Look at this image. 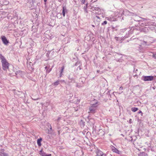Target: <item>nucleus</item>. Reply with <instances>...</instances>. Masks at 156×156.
<instances>
[{
    "mask_svg": "<svg viewBox=\"0 0 156 156\" xmlns=\"http://www.w3.org/2000/svg\"><path fill=\"white\" fill-rule=\"evenodd\" d=\"M119 89L121 90H123V87H120L119 88Z\"/></svg>",
    "mask_w": 156,
    "mask_h": 156,
    "instance_id": "nucleus-23",
    "label": "nucleus"
},
{
    "mask_svg": "<svg viewBox=\"0 0 156 156\" xmlns=\"http://www.w3.org/2000/svg\"><path fill=\"white\" fill-rule=\"evenodd\" d=\"M138 110V109L137 108L133 107L131 108V110L132 111L134 112H136Z\"/></svg>",
    "mask_w": 156,
    "mask_h": 156,
    "instance_id": "nucleus-8",
    "label": "nucleus"
},
{
    "mask_svg": "<svg viewBox=\"0 0 156 156\" xmlns=\"http://www.w3.org/2000/svg\"><path fill=\"white\" fill-rule=\"evenodd\" d=\"M44 0V1L45 2H47V0Z\"/></svg>",
    "mask_w": 156,
    "mask_h": 156,
    "instance_id": "nucleus-24",
    "label": "nucleus"
},
{
    "mask_svg": "<svg viewBox=\"0 0 156 156\" xmlns=\"http://www.w3.org/2000/svg\"><path fill=\"white\" fill-rule=\"evenodd\" d=\"M50 129L51 130V129H52V128H51V126H50Z\"/></svg>",
    "mask_w": 156,
    "mask_h": 156,
    "instance_id": "nucleus-26",
    "label": "nucleus"
},
{
    "mask_svg": "<svg viewBox=\"0 0 156 156\" xmlns=\"http://www.w3.org/2000/svg\"><path fill=\"white\" fill-rule=\"evenodd\" d=\"M48 68V67L47 66H46L45 67V69H47Z\"/></svg>",
    "mask_w": 156,
    "mask_h": 156,
    "instance_id": "nucleus-25",
    "label": "nucleus"
},
{
    "mask_svg": "<svg viewBox=\"0 0 156 156\" xmlns=\"http://www.w3.org/2000/svg\"><path fill=\"white\" fill-rule=\"evenodd\" d=\"M138 114H140L141 113V115H143V113H142V111H140V110L139 111V112H138Z\"/></svg>",
    "mask_w": 156,
    "mask_h": 156,
    "instance_id": "nucleus-19",
    "label": "nucleus"
},
{
    "mask_svg": "<svg viewBox=\"0 0 156 156\" xmlns=\"http://www.w3.org/2000/svg\"><path fill=\"white\" fill-rule=\"evenodd\" d=\"M58 82H59V81L58 80L57 81L53 83L54 85V86H57V85H58V84H59V83Z\"/></svg>",
    "mask_w": 156,
    "mask_h": 156,
    "instance_id": "nucleus-11",
    "label": "nucleus"
},
{
    "mask_svg": "<svg viewBox=\"0 0 156 156\" xmlns=\"http://www.w3.org/2000/svg\"><path fill=\"white\" fill-rule=\"evenodd\" d=\"M154 76H143V80L144 81H151L154 80Z\"/></svg>",
    "mask_w": 156,
    "mask_h": 156,
    "instance_id": "nucleus-3",
    "label": "nucleus"
},
{
    "mask_svg": "<svg viewBox=\"0 0 156 156\" xmlns=\"http://www.w3.org/2000/svg\"><path fill=\"white\" fill-rule=\"evenodd\" d=\"M62 10H64V11H66V7L65 6H63V9Z\"/></svg>",
    "mask_w": 156,
    "mask_h": 156,
    "instance_id": "nucleus-20",
    "label": "nucleus"
},
{
    "mask_svg": "<svg viewBox=\"0 0 156 156\" xmlns=\"http://www.w3.org/2000/svg\"><path fill=\"white\" fill-rule=\"evenodd\" d=\"M42 140V139L41 138H40L39 139H38L37 140V145L39 147H40L41 145V142Z\"/></svg>",
    "mask_w": 156,
    "mask_h": 156,
    "instance_id": "nucleus-7",
    "label": "nucleus"
},
{
    "mask_svg": "<svg viewBox=\"0 0 156 156\" xmlns=\"http://www.w3.org/2000/svg\"><path fill=\"white\" fill-rule=\"evenodd\" d=\"M2 155L3 156H8V154L5 153H2Z\"/></svg>",
    "mask_w": 156,
    "mask_h": 156,
    "instance_id": "nucleus-15",
    "label": "nucleus"
},
{
    "mask_svg": "<svg viewBox=\"0 0 156 156\" xmlns=\"http://www.w3.org/2000/svg\"><path fill=\"white\" fill-rule=\"evenodd\" d=\"M107 23V22L106 21H104L103 23H102V25L106 24Z\"/></svg>",
    "mask_w": 156,
    "mask_h": 156,
    "instance_id": "nucleus-18",
    "label": "nucleus"
},
{
    "mask_svg": "<svg viewBox=\"0 0 156 156\" xmlns=\"http://www.w3.org/2000/svg\"><path fill=\"white\" fill-rule=\"evenodd\" d=\"M153 57L156 59V54L153 55Z\"/></svg>",
    "mask_w": 156,
    "mask_h": 156,
    "instance_id": "nucleus-21",
    "label": "nucleus"
},
{
    "mask_svg": "<svg viewBox=\"0 0 156 156\" xmlns=\"http://www.w3.org/2000/svg\"><path fill=\"white\" fill-rule=\"evenodd\" d=\"M0 59L1 60L2 69L4 71H6L7 69H9V63L5 57L2 55H0Z\"/></svg>",
    "mask_w": 156,
    "mask_h": 156,
    "instance_id": "nucleus-1",
    "label": "nucleus"
},
{
    "mask_svg": "<svg viewBox=\"0 0 156 156\" xmlns=\"http://www.w3.org/2000/svg\"><path fill=\"white\" fill-rule=\"evenodd\" d=\"M92 26H93V27H94V25H92Z\"/></svg>",
    "mask_w": 156,
    "mask_h": 156,
    "instance_id": "nucleus-27",
    "label": "nucleus"
},
{
    "mask_svg": "<svg viewBox=\"0 0 156 156\" xmlns=\"http://www.w3.org/2000/svg\"><path fill=\"white\" fill-rule=\"evenodd\" d=\"M80 1L83 4H84L85 1V0H80Z\"/></svg>",
    "mask_w": 156,
    "mask_h": 156,
    "instance_id": "nucleus-17",
    "label": "nucleus"
},
{
    "mask_svg": "<svg viewBox=\"0 0 156 156\" xmlns=\"http://www.w3.org/2000/svg\"><path fill=\"white\" fill-rule=\"evenodd\" d=\"M129 123H132V119H130L129 121Z\"/></svg>",
    "mask_w": 156,
    "mask_h": 156,
    "instance_id": "nucleus-22",
    "label": "nucleus"
},
{
    "mask_svg": "<svg viewBox=\"0 0 156 156\" xmlns=\"http://www.w3.org/2000/svg\"><path fill=\"white\" fill-rule=\"evenodd\" d=\"M144 153V152H140L138 156H142L143 154Z\"/></svg>",
    "mask_w": 156,
    "mask_h": 156,
    "instance_id": "nucleus-14",
    "label": "nucleus"
},
{
    "mask_svg": "<svg viewBox=\"0 0 156 156\" xmlns=\"http://www.w3.org/2000/svg\"><path fill=\"white\" fill-rule=\"evenodd\" d=\"M9 3V2L7 0H5V2L4 4L5 5H7Z\"/></svg>",
    "mask_w": 156,
    "mask_h": 156,
    "instance_id": "nucleus-12",
    "label": "nucleus"
},
{
    "mask_svg": "<svg viewBox=\"0 0 156 156\" xmlns=\"http://www.w3.org/2000/svg\"><path fill=\"white\" fill-rule=\"evenodd\" d=\"M112 151L113 152L115 153L118 154H120L122 153L121 151H120L114 146H112Z\"/></svg>",
    "mask_w": 156,
    "mask_h": 156,
    "instance_id": "nucleus-5",
    "label": "nucleus"
},
{
    "mask_svg": "<svg viewBox=\"0 0 156 156\" xmlns=\"http://www.w3.org/2000/svg\"><path fill=\"white\" fill-rule=\"evenodd\" d=\"M65 11H64V10H62V14L64 17L65 16Z\"/></svg>",
    "mask_w": 156,
    "mask_h": 156,
    "instance_id": "nucleus-13",
    "label": "nucleus"
},
{
    "mask_svg": "<svg viewBox=\"0 0 156 156\" xmlns=\"http://www.w3.org/2000/svg\"><path fill=\"white\" fill-rule=\"evenodd\" d=\"M51 71V69H50L49 70H48V69H47L46 70V73H49Z\"/></svg>",
    "mask_w": 156,
    "mask_h": 156,
    "instance_id": "nucleus-16",
    "label": "nucleus"
},
{
    "mask_svg": "<svg viewBox=\"0 0 156 156\" xmlns=\"http://www.w3.org/2000/svg\"><path fill=\"white\" fill-rule=\"evenodd\" d=\"M97 102L95 104H93L89 108L90 112L91 113H94L95 110L96 109L98 105H97Z\"/></svg>",
    "mask_w": 156,
    "mask_h": 156,
    "instance_id": "nucleus-2",
    "label": "nucleus"
},
{
    "mask_svg": "<svg viewBox=\"0 0 156 156\" xmlns=\"http://www.w3.org/2000/svg\"><path fill=\"white\" fill-rule=\"evenodd\" d=\"M96 155L95 156H103V153L100 150H98L96 152Z\"/></svg>",
    "mask_w": 156,
    "mask_h": 156,
    "instance_id": "nucleus-6",
    "label": "nucleus"
},
{
    "mask_svg": "<svg viewBox=\"0 0 156 156\" xmlns=\"http://www.w3.org/2000/svg\"><path fill=\"white\" fill-rule=\"evenodd\" d=\"M1 38L2 41L3 43L4 44L7 45L9 43V41L7 40L5 36H2L1 37Z\"/></svg>",
    "mask_w": 156,
    "mask_h": 156,
    "instance_id": "nucleus-4",
    "label": "nucleus"
},
{
    "mask_svg": "<svg viewBox=\"0 0 156 156\" xmlns=\"http://www.w3.org/2000/svg\"><path fill=\"white\" fill-rule=\"evenodd\" d=\"M64 69V67L63 66L60 72V76H61L62 72H63Z\"/></svg>",
    "mask_w": 156,
    "mask_h": 156,
    "instance_id": "nucleus-10",
    "label": "nucleus"
},
{
    "mask_svg": "<svg viewBox=\"0 0 156 156\" xmlns=\"http://www.w3.org/2000/svg\"><path fill=\"white\" fill-rule=\"evenodd\" d=\"M45 154V153H44L42 151V149L41 151H40L39 152V154L41 156H44V154Z\"/></svg>",
    "mask_w": 156,
    "mask_h": 156,
    "instance_id": "nucleus-9",
    "label": "nucleus"
}]
</instances>
